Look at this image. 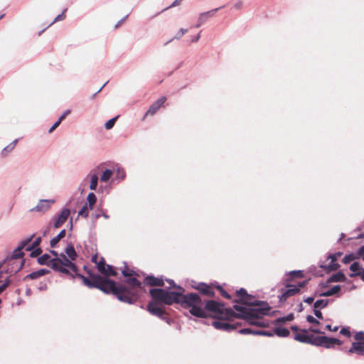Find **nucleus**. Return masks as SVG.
Instances as JSON below:
<instances>
[{"mask_svg":"<svg viewBox=\"0 0 364 364\" xmlns=\"http://www.w3.org/2000/svg\"><path fill=\"white\" fill-rule=\"evenodd\" d=\"M362 268L363 267L358 262H354L350 266V269L353 272L352 273H359Z\"/></svg>","mask_w":364,"mask_h":364,"instance_id":"obj_39","label":"nucleus"},{"mask_svg":"<svg viewBox=\"0 0 364 364\" xmlns=\"http://www.w3.org/2000/svg\"><path fill=\"white\" fill-rule=\"evenodd\" d=\"M97 289H100L106 294H113L120 301L132 304L134 299L126 294L127 289L122 284H117L112 280L98 275Z\"/></svg>","mask_w":364,"mask_h":364,"instance_id":"obj_4","label":"nucleus"},{"mask_svg":"<svg viewBox=\"0 0 364 364\" xmlns=\"http://www.w3.org/2000/svg\"><path fill=\"white\" fill-rule=\"evenodd\" d=\"M41 242V237H38L34 242L32 243V245H30V247H27V251H31L34 248L39 247V245Z\"/></svg>","mask_w":364,"mask_h":364,"instance_id":"obj_41","label":"nucleus"},{"mask_svg":"<svg viewBox=\"0 0 364 364\" xmlns=\"http://www.w3.org/2000/svg\"><path fill=\"white\" fill-rule=\"evenodd\" d=\"M98 176L96 173L92 174L90 176V188L92 191H95L97 187V183H98Z\"/></svg>","mask_w":364,"mask_h":364,"instance_id":"obj_35","label":"nucleus"},{"mask_svg":"<svg viewBox=\"0 0 364 364\" xmlns=\"http://www.w3.org/2000/svg\"><path fill=\"white\" fill-rule=\"evenodd\" d=\"M18 139L14 140L9 145L5 146L1 151V155L3 156H6L9 153H11L15 148L17 144Z\"/></svg>","mask_w":364,"mask_h":364,"instance_id":"obj_26","label":"nucleus"},{"mask_svg":"<svg viewBox=\"0 0 364 364\" xmlns=\"http://www.w3.org/2000/svg\"><path fill=\"white\" fill-rule=\"evenodd\" d=\"M306 321L309 323H314L316 325H318L320 323L319 321L316 318H314L313 316H311V315H308L306 316Z\"/></svg>","mask_w":364,"mask_h":364,"instance_id":"obj_49","label":"nucleus"},{"mask_svg":"<svg viewBox=\"0 0 364 364\" xmlns=\"http://www.w3.org/2000/svg\"><path fill=\"white\" fill-rule=\"evenodd\" d=\"M219 9H215L212 11L203 12L199 14L198 18V23L196 25V28L200 27L203 23L208 20Z\"/></svg>","mask_w":364,"mask_h":364,"instance_id":"obj_16","label":"nucleus"},{"mask_svg":"<svg viewBox=\"0 0 364 364\" xmlns=\"http://www.w3.org/2000/svg\"><path fill=\"white\" fill-rule=\"evenodd\" d=\"M90 208L87 206V204H85L82 207V208L78 212V215L84 218H87L88 216V209Z\"/></svg>","mask_w":364,"mask_h":364,"instance_id":"obj_40","label":"nucleus"},{"mask_svg":"<svg viewBox=\"0 0 364 364\" xmlns=\"http://www.w3.org/2000/svg\"><path fill=\"white\" fill-rule=\"evenodd\" d=\"M65 230H62L58 235L51 239L50 244L51 247H55L59 241L65 236Z\"/></svg>","mask_w":364,"mask_h":364,"instance_id":"obj_27","label":"nucleus"},{"mask_svg":"<svg viewBox=\"0 0 364 364\" xmlns=\"http://www.w3.org/2000/svg\"><path fill=\"white\" fill-rule=\"evenodd\" d=\"M77 252L72 244L68 245L65 253L60 254V257L54 258L53 269L63 274H70V271L77 272V268L73 261L77 258Z\"/></svg>","mask_w":364,"mask_h":364,"instance_id":"obj_3","label":"nucleus"},{"mask_svg":"<svg viewBox=\"0 0 364 364\" xmlns=\"http://www.w3.org/2000/svg\"><path fill=\"white\" fill-rule=\"evenodd\" d=\"M39 291H45L47 289V284L46 283H41L38 287Z\"/></svg>","mask_w":364,"mask_h":364,"instance_id":"obj_62","label":"nucleus"},{"mask_svg":"<svg viewBox=\"0 0 364 364\" xmlns=\"http://www.w3.org/2000/svg\"><path fill=\"white\" fill-rule=\"evenodd\" d=\"M22 249H19V247L16 249L13 253L12 258L9 260V263L10 265H12V269L10 271L12 272H17L19 271L23 264V260H18L21 258L23 256V252H21Z\"/></svg>","mask_w":364,"mask_h":364,"instance_id":"obj_8","label":"nucleus"},{"mask_svg":"<svg viewBox=\"0 0 364 364\" xmlns=\"http://www.w3.org/2000/svg\"><path fill=\"white\" fill-rule=\"evenodd\" d=\"M354 338L357 341L356 342H363L364 343V332H363V331L357 332L355 333Z\"/></svg>","mask_w":364,"mask_h":364,"instance_id":"obj_45","label":"nucleus"},{"mask_svg":"<svg viewBox=\"0 0 364 364\" xmlns=\"http://www.w3.org/2000/svg\"><path fill=\"white\" fill-rule=\"evenodd\" d=\"M166 100V97H161L154 102L146 111L145 116L154 115L164 105Z\"/></svg>","mask_w":364,"mask_h":364,"instance_id":"obj_13","label":"nucleus"},{"mask_svg":"<svg viewBox=\"0 0 364 364\" xmlns=\"http://www.w3.org/2000/svg\"><path fill=\"white\" fill-rule=\"evenodd\" d=\"M304 283H299L298 286H289L287 289H286L281 296L280 299H286L287 298L291 296L300 291V288L304 286Z\"/></svg>","mask_w":364,"mask_h":364,"instance_id":"obj_14","label":"nucleus"},{"mask_svg":"<svg viewBox=\"0 0 364 364\" xmlns=\"http://www.w3.org/2000/svg\"><path fill=\"white\" fill-rule=\"evenodd\" d=\"M219 289H220V293H221L223 296H224L225 298H227V299H230V294L227 291H225V290H223L220 287H219Z\"/></svg>","mask_w":364,"mask_h":364,"instance_id":"obj_60","label":"nucleus"},{"mask_svg":"<svg viewBox=\"0 0 364 364\" xmlns=\"http://www.w3.org/2000/svg\"><path fill=\"white\" fill-rule=\"evenodd\" d=\"M146 283L150 286H164V280L162 278L148 276L146 277Z\"/></svg>","mask_w":364,"mask_h":364,"instance_id":"obj_22","label":"nucleus"},{"mask_svg":"<svg viewBox=\"0 0 364 364\" xmlns=\"http://www.w3.org/2000/svg\"><path fill=\"white\" fill-rule=\"evenodd\" d=\"M188 32V29L186 28H181L177 33L175 35V36L173 37V39H176V40H179L180 38H182V36L183 35H185L186 33Z\"/></svg>","mask_w":364,"mask_h":364,"instance_id":"obj_43","label":"nucleus"},{"mask_svg":"<svg viewBox=\"0 0 364 364\" xmlns=\"http://www.w3.org/2000/svg\"><path fill=\"white\" fill-rule=\"evenodd\" d=\"M355 259H358L356 253H350L348 255H345V257L343 258V262L344 264L350 263L352 261H354Z\"/></svg>","mask_w":364,"mask_h":364,"instance_id":"obj_37","label":"nucleus"},{"mask_svg":"<svg viewBox=\"0 0 364 364\" xmlns=\"http://www.w3.org/2000/svg\"><path fill=\"white\" fill-rule=\"evenodd\" d=\"M98 275L99 274H91L92 281H90L88 278L82 274H78L77 276L82 279V282L85 286L88 287L89 288H96L97 282V278L98 277Z\"/></svg>","mask_w":364,"mask_h":364,"instance_id":"obj_18","label":"nucleus"},{"mask_svg":"<svg viewBox=\"0 0 364 364\" xmlns=\"http://www.w3.org/2000/svg\"><path fill=\"white\" fill-rule=\"evenodd\" d=\"M117 117H113L112 119H110L109 120H108L105 124V127L106 129H110L113 127V126L114 125V123L116 122V119H117Z\"/></svg>","mask_w":364,"mask_h":364,"instance_id":"obj_42","label":"nucleus"},{"mask_svg":"<svg viewBox=\"0 0 364 364\" xmlns=\"http://www.w3.org/2000/svg\"><path fill=\"white\" fill-rule=\"evenodd\" d=\"M55 203L54 199H41L38 201L36 205L31 209V211L45 213L50 209L51 205Z\"/></svg>","mask_w":364,"mask_h":364,"instance_id":"obj_9","label":"nucleus"},{"mask_svg":"<svg viewBox=\"0 0 364 364\" xmlns=\"http://www.w3.org/2000/svg\"><path fill=\"white\" fill-rule=\"evenodd\" d=\"M203 305V304L202 303ZM203 308V306H202ZM204 311H205V309L213 312L217 316H222L224 314V311H225V315L229 316L233 314L232 309H225L224 306L221 304L220 303H218L215 301H208L205 304V309H203ZM206 314V312H205ZM207 315L205 314V316ZM204 316L203 318H205Z\"/></svg>","mask_w":364,"mask_h":364,"instance_id":"obj_5","label":"nucleus"},{"mask_svg":"<svg viewBox=\"0 0 364 364\" xmlns=\"http://www.w3.org/2000/svg\"><path fill=\"white\" fill-rule=\"evenodd\" d=\"M325 336H317L314 338V336H311V342L310 344L315 346H321L323 347V341H324Z\"/></svg>","mask_w":364,"mask_h":364,"instance_id":"obj_31","label":"nucleus"},{"mask_svg":"<svg viewBox=\"0 0 364 364\" xmlns=\"http://www.w3.org/2000/svg\"><path fill=\"white\" fill-rule=\"evenodd\" d=\"M53 261L54 258L51 259L50 256L48 254H44L38 258V262L41 265H48L53 269Z\"/></svg>","mask_w":364,"mask_h":364,"instance_id":"obj_23","label":"nucleus"},{"mask_svg":"<svg viewBox=\"0 0 364 364\" xmlns=\"http://www.w3.org/2000/svg\"><path fill=\"white\" fill-rule=\"evenodd\" d=\"M70 113V109H66L58 118V121L62 122V121Z\"/></svg>","mask_w":364,"mask_h":364,"instance_id":"obj_56","label":"nucleus"},{"mask_svg":"<svg viewBox=\"0 0 364 364\" xmlns=\"http://www.w3.org/2000/svg\"><path fill=\"white\" fill-rule=\"evenodd\" d=\"M342 341L338 338L325 336L323 347L329 349L333 348L335 345L341 346Z\"/></svg>","mask_w":364,"mask_h":364,"instance_id":"obj_20","label":"nucleus"},{"mask_svg":"<svg viewBox=\"0 0 364 364\" xmlns=\"http://www.w3.org/2000/svg\"><path fill=\"white\" fill-rule=\"evenodd\" d=\"M122 273L123 274L124 277H132L133 275L135 274V272L134 270H132V269H129L127 268H124L122 271Z\"/></svg>","mask_w":364,"mask_h":364,"instance_id":"obj_46","label":"nucleus"},{"mask_svg":"<svg viewBox=\"0 0 364 364\" xmlns=\"http://www.w3.org/2000/svg\"><path fill=\"white\" fill-rule=\"evenodd\" d=\"M238 296H240L243 300L245 299V296H247V291L245 289L241 288L240 290L237 291Z\"/></svg>","mask_w":364,"mask_h":364,"instance_id":"obj_52","label":"nucleus"},{"mask_svg":"<svg viewBox=\"0 0 364 364\" xmlns=\"http://www.w3.org/2000/svg\"><path fill=\"white\" fill-rule=\"evenodd\" d=\"M49 272V270L46 269H41L38 271L33 272L30 274H28L26 278V279H36L37 278H39L46 274H48Z\"/></svg>","mask_w":364,"mask_h":364,"instance_id":"obj_24","label":"nucleus"},{"mask_svg":"<svg viewBox=\"0 0 364 364\" xmlns=\"http://www.w3.org/2000/svg\"><path fill=\"white\" fill-rule=\"evenodd\" d=\"M213 326L216 329L223 330L225 331H230L236 328L235 324L230 323L228 321L223 319L213 321Z\"/></svg>","mask_w":364,"mask_h":364,"instance_id":"obj_12","label":"nucleus"},{"mask_svg":"<svg viewBox=\"0 0 364 364\" xmlns=\"http://www.w3.org/2000/svg\"><path fill=\"white\" fill-rule=\"evenodd\" d=\"M65 14H64V11H63L62 14H60L58 15V16L54 18V20L53 21V22L51 23V24L54 23L55 22H57V21H62V20H63V19L65 18Z\"/></svg>","mask_w":364,"mask_h":364,"instance_id":"obj_55","label":"nucleus"},{"mask_svg":"<svg viewBox=\"0 0 364 364\" xmlns=\"http://www.w3.org/2000/svg\"><path fill=\"white\" fill-rule=\"evenodd\" d=\"M314 298L311 297V296L304 299V301L309 304H311L314 301Z\"/></svg>","mask_w":364,"mask_h":364,"instance_id":"obj_63","label":"nucleus"},{"mask_svg":"<svg viewBox=\"0 0 364 364\" xmlns=\"http://www.w3.org/2000/svg\"><path fill=\"white\" fill-rule=\"evenodd\" d=\"M342 255V252H338L335 254L329 255L328 257V259H331V262L328 264H321L320 267L328 271H334L336 270L339 267V264L336 262L338 258Z\"/></svg>","mask_w":364,"mask_h":364,"instance_id":"obj_10","label":"nucleus"},{"mask_svg":"<svg viewBox=\"0 0 364 364\" xmlns=\"http://www.w3.org/2000/svg\"><path fill=\"white\" fill-rule=\"evenodd\" d=\"M314 312L315 316L318 318H323L322 313L321 312L320 309H314Z\"/></svg>","mask_w":364,"mask_h":364,"instance_id":"obj_59","label":"nucleus"},{"mask_svg":"<svg viewBox=\"0 0 364 364\" xmlns=\"http://www.w3.org/2000/svg\"><path fill=\"white\" fill-rule=\"evenodd\" d=\"M311 336L307 334L306 330H302L301 332L296 333L294 335V339L297 341L304 343H309L311 342Z\"/></svg>","mask_w":364,"mask_h":364,"instance_id":"obj_17","label":"nucleus"},{"mask_svg":"<svg viewBox=\"0 0 364 364\" xmlns=\"http://www.w3.org/2000/svg\"><path fill=\"white\" fill-rule=\"evenodd\" d=\"M274 333L278 336L279 337H287L290 332L286 328L277 327L274 329Z\"/></svg>","mask_w":364,"mask_h":364,"instance_id":"obj_29","label":"nucleus"},{"mask_svg":"<svg viewBox=\"0 0 364 364\" xmlns=\"http://www.w3.org/2000/svg\"><path fill=\"white\" fill-rule=\"evenodd\" d=\"M33 237H34V235H32L22 240L19 242L18 246V247H19V249H25L27 251V247H30L29 243L31 242Z\"/></svg>","mask_w":364,"mask_h":364,"instance_id":"obj_30","label":"nucleus"},{"mask_svg":"<svg viewBox=\"0 0 364 364\" xmlns=\"http://www.w3.org/2000/svg\"><path fill=\"white\" fill-rule=\"evenodd\" d=\"M42 252V250L40 247H36L31 250V255L32 257H37Z\"/></svg>","mask_w":364,"mask_h":364,"instance_id":"obj_51","label":"nucleus"},{"mask_svg":"<svg viewBox=\"0 0 364 364\" xmlns=\"http://www.w3.org/2000/svg\"><path fill=\"white\" fill-rule=\"evenodd\" d=\"M194 288L205 295L210 296L213 295V291L211 287L205 283H199L197 286H195Z\"/></svg>","mask_w":364,"mask_h":364,"instance_id":"obj_21","label":"nucleus"},{"mask_svg":"<svg viewBox=\"0 0 364 364\" xmlns=\"http://www.w3.org/2000/svg\"><path fill=\"white\" fill-rule=\"evenodd\" d=\"M328 301H329L328 299H318L314 303V308L321 309L328 305Z\"/></svg>","mask_w":364,"mask_h":364,"instance_id":"obj_33","label":"nucleus"},{"mask_svg":"<svg viewBox=\"0 0 364 364\" xmlns=\"http://www.w3.org/2000/svg\"><path fill=\"white\" fill-rule=\"evenodd\" d=\"M178 291H169L163 289H151L150 294L156 303L160 304L171 305L173 303H181L190 308L189 312L197 317L205 316L203 309L202 300L196 293L183 295L184 289L177 287Z\"/></svg>","mask_w":364,"mask_h":364,"instance_id":"obj_1","label":"nucleus"},{"mask_svg":"<svg viewBox=\"0 0 364 364\" xmlns=\"http://www.w3.org/2000/svg\"><path fill=\"white\" fill-rule=\"evenodd\" d=\"M294 319V314H289L286 316L279 317L276 320L277 323H281L286 321H291Z\"/></svg>","mask_w":364,"mask_h":364,"instance_id":"obj_38","label":"nucleus"},{"mask_svg":"<svg viewBox=\"0 0 364 364\" xmlns=\"http://www.w3.org/2000/svg\"><path fill=\"white\" fill-rule=\"evenodd\" d=\"M100 216H101V217H103V218H105V219H109V215H107L106 213H105V212H104V211H102V210L101 211V213L96 214V215H95V218H100Z\"/></svg>","mask_w":364,"mask_h":364,"instance_id":"obj_57","label":"nucleus"},{"mask_svg":"<svg viewBox=\"0 0 364 364\" xmlns=\"http://www.w3.org/2000/svg\"><path fill=\"white\" fill-rule=\"evenodd\" d=\"M60 123L61 122L58 120L55 122L54 124L49 129L48 132L52 133L60 124Z\"/></svg>","mask_w":364,"mask_h":364,"instance_id":"obj_58","label":"nucleus"},{"mask_svg":"<svg viewBox=\"0 0 364 364\" xmlns=\"http://www.w3.org/2000/svg\"><path fill=\"white\" fill-rule=\"evenodd\" d=\"M9 282L8 277L4 279L3 283L0 284V294L8 287Z\"/></svg>","mask_w":364,"mask_h":364,"instance_id":"obj_48","label":"nucleus"},{"mask_svg":"<svg viewBox=\"0 0 364 364\" xmlns=\"http://www.w3.org/2000/svg\"><path fill=\"white\" fill-rule=\"evenodd\" d=\"M340 333L347 337H350L351 335L350 331L348 328H342L340 331Z\"/></svg>","mask_w":364,"mask_h":364,"instance_id":"obj_53","label":"nucleus"},{"mask_svg":"<svg viewBox=\"0 0 364 364\" xmlns=\"http://www.w3.org/2000/svg\"><path fill=\"white\" fill-rule=\"evenodd\" d=\"M126 282L129 285L128 287H126L127 289L126 294L133 298L135 301L137 295L143 291L144 288L141 284L135 277L127 279Z\"/></svg>","mask_w":364,"mask_h":364,"instance_id":"obj_6","label":"nucleus"},{"mask_svg":"<svg viewBox=\"0 0 364 364\" xmlns=\"http://www.w3.org/2000/svg\"><path fill=\"white\" fill-rule=\"evenodd\" d=\"M98 257L97 255L92 256V261L97 264V268L100 272L105 274V276H115L117 274L116 271L113 269L111 265L106 264L103 258L97 261Z\"/></svg>","mask_w":364,"mask_h":364,"instance_id":"obj_7","label":"nucleus"},{"mask_svg":"<svg viewBox=\"0 0 364 364\" xmlns=\"http://www.w3.org/2000/svg\"><path fill=\"white\" fill-rule=\"evenodd\" d=\"M340 285H336L329 289L328 291L321 293L319 295L321 296H330L333 294H337L341 290Z\"/></svg>","mask_w":364,"mask_h":364,"instance_id":"obj_28","label":"nucleus"},{"mask_svg":"<svg viewBox=\"0 0 364 364\" xmlns=\"http://www.w3.org/2000/svg\"><path fill=\"white\" fill-rule=\"evenodd\" d=\"M87 200L88 203L87 206L90 208V209H92L97 201V197L94 193H90L87 197Z\"/></svg>","mask_w":364,"mask_h":364,"instance_id":"obj_34","label":"nucleus"},{"mask_svg":"<svg viewBox=\"0 0 364 364\" xmlns=\"http://www.w3.org/2000/svg\"><path fill=\"white\" fill-rule=\"evenodd\" d=\"M159 303H156L154 300L151 302H149L147 309L148 311L153 315L157 316L159 317L162 316L164 314V310L158 306Z\"/></svg>","mask_w":364,"mask_h":364,"instance_id":"obj_15","label":"nucleus"},{"mask_svg":"<svg viewBox=\"0 0 364 364\" xmlns=\"http://www.w3.org/2000/svg\"><path fill=\"white\" fill-rule=\"evenodd\" d=\"M70 215V210L67 208H64L61 210L60 214L58 215V217L55 219L53 226L55 228H59L61 227L68 219L69 216Z\"/></svg>","mask_w":364,"mask_h":364,"instance_id":"obj_11","label":"nucleus"},{"mask_svg":"<svg viewBox=\"0 0 364 364\" xmlns=\"http://www.w3.org/2000/svg\"><path fill=\"white\" fill-rule=\"evenodd\" d=\"M348 353L364 355V343L353 342L351 345V347L348 350Z\"/></svg>","mask_w":364,"mask_h":364,"instance_id":"obj_19","label":"nucleus"},{"mask_svg":"<svg viewBox=\"0 0 364 364\" xmlns=\"http://www.w3.org/2000/svg\"><path fill=\"white\" fill-rule=\"evenodd\" d=\"M356 255L358 259H362L364 261V245H362L357 251Z\"/></svg>","mask_w":364,"mask_h":364,"instance_id":"obj_44","label":"nucleus"},{"mask_svg":"<svg viewBox=\"0 0 364 364\" xmlns=\"http://www.w3.org/2000/svg\"><path fill=\"white\" fill-rule=\"evenodd\" d=\"M200 33H198L197 36H194V37H193V38H192V39H191V42H192V43H196V42L198 41V40L200 39Z\"/></svg>","mask_w":364,"mask_h":364,"instance_id":"obj_64","label":"nucleus"},{"mask_svg":"<svg viewBox=\"0 0 364 364\" xmlns=\"http://www.w3.org/2000/svg\"><path fill=\"white\" fill-rule=\"evenodd\" d=\"M355 276H359L361 278V279L364 282V268H362L359 273H351L350 274V277H354Z\"/></svg>","mask_w":364,"mask_h":364,"instance_id":"obj_50","label":"nucleus"},{"mask_svg":"<svg viewBox=\"0 0 364 364\" xmlns=\"http://www.w3.org/2000/svg\"><path fill=\"white\" fill-rule=\"evenodd\" d=\"M255 331H252L250 328H242L239 331V332L242 334H254V332Z\"/></svg>","mask_w":364,"mask_h":364,"instance_id":"obj_54","label":"nucleus"},{"mask_svg":"<svg viewBox=\"0 0 364 364\" xmlns=\"http://www.w3.org/2000/svg\"><path fill=\"white\" fill-rule=\"evenodd\" d=\"M326 329L330 331H333V332H336L338 330V326H335L333 328H332V326L329 324L326 325Z\"/></svg>","mask_w":364,"mask_h":364,"instance_id":"obj_61","label":"nucleus"},{"mask_svg":"<svg viewBox=\"0 0 364 364\" xmlns=\"http://www.w3.org/2000/svg\"><path fill=\"white\" fill-rule=\"evenodd\" d=\"M255 335H262L266 336H272L274 333L271 331H255L254 332Z\"/></svg>","mask_w":364,"mask_h":364,"instance_id":"obj_47","label":"nucleus"},{"mask_svg":"<svg viewBox=\"0 0 364 364\" xmlns=\"http://www.w3.org/2000/svg\"><path fill=\"white\" fill-rule=\"evenodd\" d=\"M126 177V172L124 169L122 167H118L116 169V179L119 181H122Z\"/></svg>","mask_w":364,"mask_h":364,"instance_id":"obj_36","label":"nucleus"},{"mask_svg":"<svg viewBox=\"0 0 364 364\" xmlns=\"http://www.w3.org/2000/svg\"><path fill=\"white\" fill-rule=\"evenodd\" d=\"M233 308L237 311L236 317L242 318L249 323L258 326H266L267 323L261 318L267 315L269 311V306L259 307L258 306H250L243 304H235Z\"/></svg>","mask_w":364,"mask_h":364,"instance_id":"obj_2","label":"nucleus"},{"mask_svg":"<svg viewBox=\"0 0 364 364\" xmlns=\"http://www.w3.org/2000/svg\"><path fill=\"white\" fill-rule=\"evenodd\" d=\"M112 174L113 171L112 170L105 169L100 176V181L104 183L107 182L112 177Z\"/></svg>","mask_w":364,"mask_h":364,"instance_id":"obj_32","label":"nucleus"},{"mask_svg":"<svg viewBox=\"0 0 364 364\" xmlns=\"http://www.w3.org/2000/svg\"><path fill=\"white\" fill-rule=\"evenodd\" d=\"M345 280H346V276L341 272H338L333 274L328 279L329 282H345Z\"/></svg>","mask_w":364,"mask_h":364,"instance_id":"obj_25","label":"nucleus"}]
</instances>
